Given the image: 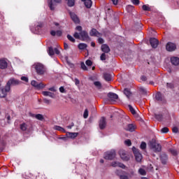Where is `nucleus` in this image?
Returning a JSON list of instances; mask_svg holds the SVG:
<instances>
[{"instance_id": "f257e3e1", "label": "nucleus", "mask_w": 179, "mask_h": 179, "mask_svg": "<svg viewBox=\"0 0 179 179\" xmlns=\"http://www.w3.org/2000/svg\"><path fill=\"white\" fill-rule=\"evenodd\" d=\"M76 30H78V31H80V33L76 32L73 34V37H75V38L80 39L83 41H89V40H90V37H89L87 32L85 31H82L81 26L76 27Z\"/></svg>"}, {"instance_id": "f03ea898", "label": "nucleus", "mask_w": 179, "mask_h": 179, "mask_svg": "<svg viewBox=\"0 0 179 179\" xmlns=\"http://www.w3.org/2000/svg\"><path fill=\"white\" fill-rule=\"evenodd\" d=\"M32 68H34L37 75L43 76L47 73V68L41 63H35Z\"/></svg>"}, {"instance_id": "7ed1b4c3", "label": "nucleus", "mask_w": 179, "mask_h": 179, "mask_svg": "<svg viewBox=\"0 0 179 179\" xmlns=\"http://www.w3.org/2000/svg\"><path fill=\"white\" fill-rule=\"evenodd\" d=\"M150 146L155 153H157V152H162V145L154 141L150 143Z\"/></svg>"}, {"instance_id": "20e7f679", "label": "nucleus", "mask_w": 179, "mask_h": 179, "mask_svg": "<svg viewBox=\"0 0 179 179\" xmlns=\"http://www.w3.org/2000/svg\"><path fill=\"white\" fill-rule=\"evenodd\" d=\"M116 155L115 150H111L105 153L104 159L106 160H113V159L115 158Z\"/></svg>"}, {"instance_id": "39448f33", "label": "nucleus", "mask_w": 179, "mask_h": 179, "mask_svg": "<svg viewBox=\"0 0 179 179\" xmlns=\"http://www.w3.org/2000/svg\"><path fill=\"white\" fill-rule=\"evenodd\" d=\"M132 150L134 153V156H135V159H136V162H138V163L142 162V159H143L142 154H141V152H139V150L136 149V148H135V147H133Z\"/></svg>"}, {"instance_id": "423d86ee", "label": "nucleus", "mask_w": 179, "mask_h": 179, "mask_svg": "<svg viewBox=\"0 0 179 179\" xmlns=\"http://www.w3.org/2000/svg\"><path fill=\"white\" fill-rule=\"evenodd\" d=\"M9 92H10V88L9 87V86L6 85L5 88H2L1 90H0V97L1 99L6 97Z\"/></svg>"}, {"instance_id": "0eeeda50", "label": "nucleus", "mask_w": 179, "mask_h": 179, "mask_svg": "<svg viewBox=\"0 0 179 179\" xmlns=\"http://www.w3.org/2000/svg\"><path fill=\"white\" fill-rule=\"evenodd\" d=\"M22 82L20 80H16L15 78H10L6 86H8L10 89V86H17V85H20Z\"/></svg>"}, {"instance_id": "6e6552de", "label": "nucleus", "mask_w": 179, "mask_h": 179, "mask_svg": "<svg viewBox=\"0 0 179 179\" xmlns=\"http://www.w3.org/2000/svg\"><path fill=\"white\" fill-rule=\"evenodd\" d=\"M119 155L122 159L124 160V162H128L129 160V156L127 155V152L124 150H120L119 151Z\"/></svg>"}, {"instance_id": "1a4fd4ad", "label": "nucleus", "mask_w": 179, "mask_h": 179, "mask_svg": "<svg viewBox=\"0 0 179 179\" xmlns=\"http://www.w3.org/2000/svg\"><path fill=\"white\" fill-rule=\"evenodd\" d=\"M31 86H34V87H36V89H44L45 87V85H44L43 83H38L36 80H32L31 82Z\"/></svg>"}, {"instance_id": "9d476101", "label": "nucleus", "mask_w": 179, "mask_h": 179, "mask_svg": "<svg viewBox=\"0 0 179 179\" xmlns=\"http://www.w3.org/2000/svg\"><path fill=\"white\" fill-rule=\"evenodd\" d=\"M48 52L50 57H52L54 54H57V55H59V50L57 48L54 49L52 48V47H50L48 48Z\"/></svg>"}, {"instance_id": "9b49d317", "label": "nucleus", "mask_w": 179, "mask_h": 179, "mask_svg": "<svg viewBox=\"0 0 179 179\" xmlns=\"http://www.w3.org/2000/svg\"><path fill=\"white\" fill-rule=\"evenodd\" d=\"M166 48L167 51L171 52V51L176 50V44H174L171 42H169L166 44Z\"/></svg>"}, {"instance_id": "f8f14e48", "label": "nucleus", "mask_w": 179, "mask_h": 179, "mask_svg": "<svg viewBox=\"0 0 179 179\" xmlns=\"http://www.w3.org/2000/svg\"><path fill=\"white\" fill-rule=\"evenodd\" d=\"M150 43L152 48H157V45H159V41L157 38H151L150 39Z\"/></svg>"}, {"instance_id": "ddd939ff", "label": "nucleus", "mask_w": 179, "mask_h": 179, "mask_svg": "<svg viewBox=\"0 0 179 179\" xmlns=\"http://www.w3.org/2000/svg\"><path fill=\"white\" fill-rule=\"evenodd\" d=\"M8 68V62L6 59H0V69H6Z\"/></svg>"}, {"instance_id": "4468645a", "label": "nucleus", "mask_w": 179, "mask_h": 179, "mask_svg": "<svg viewBox=\"0 0 179 179\" xmlns=\"http://www.w3.org/2000/svg\"><path fill=\"white\" fill-rule=\"evenodd\" d=\"M107 126V122L106 121V117H101L99 120V128L100 129H104Z\"/></svg>"}, {"instance_id": "2eb2a0df", "label": "nucleus", "mask_w": 179, "mask_h": 179, "mask_svg": "<svg viewBox=\"0 0 179 179\" xmlns=\"http://www.w3.org/2000/svg\"><path fill=\"white\" fill-rule=\"evenodd\" d=\"M66 136L67 138H70L71 139H75V138H76L78 135L79 133H76V132H66Z\"/></svg>"}, {"instance_id": "dca6fc26", "label": "nucleus", "mask_w": 179, "mask_h": 179, "mask_svg": "<svg viewBox=\"0 0 179 179\" xmlns=\"http://www.w3.org/2000/svg\"><path fill=\"white\" fill-rule=\"evenodd\" d=\"M112 167H120L121 169H126L127 166L124 164L118 162H113L111 163Z\"/></svg>"}, {"instance_id": "f3484780", "label": "nucleus", "mask_w": 179, "mask_h": 179, "mask_svg": "<svg viewBox=\"0 0 179 179\" xmlns=\"http://www.w3.org/2000/svg\"><path fill=\"white\" fill-rule=\"evenodd\" d=\"M90 35L92 36L100 37L101 36V34H100V32H99L97 29H92L90 32Z\"/></svg>"}, {"instance_id": "a211bd4d", "label": "nucleus", "mask_w": 179, "mask_h": 179, "mask_svg": "<svg viewBox=\"0 0 179 179\" xmlns=\"http://www.w3.org/2000/svg\"><path fill=\"white\" fill-rule=\"evenodd\" d=\"M101 51H103V52H105L106 54H108V52H110V47H108V45L107 44H103L101 47Z\"/></svg>"}, {"instance_id": "6ab92c4d", "label": "nucleus", "mask_w": 179, "mask_h": 179, "mask_svg": "<svg viewBox=\"0 0 179 179\" xmlns=\"http://www.w3.org/2000/svg\"><path fill=\"white\" fill-rule=\"evenodd\" d=\"M70 16L72 20L74 22V23H79L80 20L76 14L73 13H70Z\"/></svg>"}, {"instance_id": "aec40b11", "label": "nucleus", "mask_w": 179, "mask_h": 179, "mask_svg": "<svg viewBox=\"0 0 179 179\" xmlns=\"http://www.w3.org/2000/svg\"><path fill=\"white\" fill-rule=\"evenodd\" d=\"M82 2H84V5L87 9H90L92 8V0H81Z\"/></svg>"}, {"instance_id": "412c9836", "label": "nucleus", "mask_w": 179, "mask_h": 179, "mask_svg": "<svg viewBox=\"0 0 179 179\" xmlns=\"http://www.w3.org/2000/svg\"><path fill=\"white\" fill-rule=\"evenodd\" d=\"M123 93L127 99H130L132 96V92H131V90L128 88L124 89Z\"/></svg>"}, {"instance_id": "4be33fe9", "label": "nucleus", "mask_w": 179, "mask_h": 179, "mask_svg": "<svg viewBox=\"0 0 179 179\" xmlns=\"http://www.w3.org/2000/svg\"><path fill=\"white\" fill-rule=\"evenodd\" d=\"M20 128L21 130H22L23 131H30V129H29V124H27V123H22L20 125Z\"/></svg>"}, {"instance_id": "5701e85b", "label": "nucleus", "mask_w": 179, "mask_h": 179, "mask_svg": "<svg viewBox=\"0 0 179 179\" xmlns=\"http://www.w3.org/2000/svg\"><path fill=\"white\" fill-rule=\"evenodd\" d=\"M108 97H109L110 100H117V99H118V95L113 92H109L108 94Z\"/></svg>"}, {"instance_id": "b1692460", "label": "nucleus", "mask_w": 179, "mask_h": 179, "mask_svg": "<svg viewBox=\"0 0 179 179\" xmlns=\"http://www.w3.org/2000/svg\"><path fill=\"white\" fill-rule=\"evenodd\" d=\"M171 62L172 65H175L176 66H177L178 65H179V58L178 57H172L171 59Z\"/></svg>"}, {"instance_id": "393cba45", "label": "nucleus", "mask_w": 179, "mask_h": 179, "mask_svg": "<svg viewBox=\"0 0 179 179\" xmlns=\"http://www.w3.org/2000/svg\"><path fill=\"white\" fill-rule=\"evenodd\" d=\"M160 159L162 164H166V163H167V155L164 153L162 154L160 157Z\"/></svg>"}, {"instance_id": "a878e982", "label": "nucleus", "mask_w": 179, "mask_h": 179, "mask_svg": "<svg viewBox=\"0 0 179 179\" xmlns=\"http://www.w3.org/2000/svg\"><path fill=\"white\" fill-rule=\"evenodd\" d=\"M135 125L132 124H129L127 126V127L125 128L126 131H129V132H134V131H135Z\"/></svg>"}, {"instance_id": "bb28decb", "label": "nucleus", "mask_w": 179, "mask_h": 179, "mask_svg": "<svg viewBox=\"0 0 179 179\" xmlns=\"http://www.w3.org/2000/svg\"><path fill=\"white\" fill-rule=\"evenodd\" d=\"M53 129H55V131H59V132H63V134H66V130H65L64 127H61V126H54Z\"/></svg>"}, {"instance_id": "cd10ccee", "label": "nucleus", "mask_w": 179, "mask_h": 179, "mask_svg": "<svg viewBox=\"0 0 179 179\" xmlns=\"http://www.w3.org/2000/svg\"><path fill=\"white\" fill-rule=\"evenodd\" d=\"M42 94L45 96L51 97L52 99H54V94H52L50 92L48 91H43L42 92Z\"/></svg>"}, {"instance_id": "c85d7f7f", "label": "nucleus", "mask_w": 179, "mask_h": 179, "mask_svg": "<svg viewBox=\"0 0 179 179\" xmlns=\"http://www.w3.org/2000/svg\"><path fill=\"white\" fill-rule=\"evenodd\" d=\"M155 99L157 100V101H163V96H162V94L160 92H157L155 95Z\"/></svg>"}, {"instance_id": "c756f323", "label": "nucleus", "mask_w": 179, "mask_h": 179, "mask_svg": "<svg viewBox=\"0 0 179 179\" xmlns=\"http://www.w3.org/2000/svg\"><path fill=\"white\" fill-rule=\"evenodd\" d=\"M79 50H86L87 48V45L85 43H80L78 44Z\"/></svg>"}, {"instance_id": "7c9ffc66", "label": "nucleus", "mask_w": 179, "mask_h": 179, "mask_svg": "<svg viewBox=\"0 0 179 179\" xmlns=\"http://www.w3.org/2000/svg\"><path fill=\"white\" fill-rule=\"evenodd\" d=\"M128 108L129 109V111L131 113V114H133V115H136V110H135V109L134 108V107H132V106L129 105Z\"/></svg>"}, {"instance_id": "2f4dec72", "label": "nucleus", "mask_w": 179, "mask_h": 179, "mask_svg": "<svg viewBox=\"0 0 179 179\" xmlns=\"http://www.w3.org/2000/svg\"><path fill=\"white\" fill-rule=\"evenodd\" d=\"M103 76L105 80H106L107 82H110V80H111V75H110L109 73H105Z\"/></svg>"}, {"instance_id": "473e14b6", "label": "nucleus", "mask_w": 179, "mask_h": 179, "mask_svg": "<svg viewBox=\"0 0 179 179\" xmlns=\"http://www.w3.org/2000/svg\"><path fill=\"white\" fill-rule=\"evenodd\" d=\"M35 117L39 121H44V116L41 114H36Z\"/></svg>"}, {"instance_id": "72a5a7b5", "label": "nucleus", "mask_w": 179, "mask_h": 179, "mask_svg": "<svg viewBox=\"0 0 179 179\" xmlns=\"http://www.w3.org/2000/svg\"><path fill=\"white\" fill-rule=\"evenodd\" d=\"M68 6L72 7L75 6V0H66Z\"/></svg>"}, {"instance_id": "f704fd0d", "label": "nucleus", "mask_w": 179, "mask_h": 179, "mask_svg": "<svg viewBox=\"0 0 179 179\" xmlns=\"http://www.w3.org/2000/svg\"><path fill=\"white\" fill-rule=\"evenodd\" d=\"M94 86H96V87H97L98 89H101V83L99 82V81H95L94 83Z\"/></svg>"}, {"instance_id": "c9c22d12", "label": "nucleus", "mask_w": 179, "mask_h": 179, "mask_svg": "<svg viewBox=\"0 0 179 179\" xmlns=\"http://www.w3.org/2000/svg\"><path fill=\"white\" fill-rule=\"evenodd\" d=\"M138 173L139 174H141V176H146V171H145V169H140L138 170Z\"/></svg>"}, {"instance_id": "e433bc0d", "label": "nucleus", "mask_w": 179, "mask_h": 179, "mask_svg": "<svg viewBox=\"0 0 179 179\" xmlns=\"http://www.w3.org/2000/svg\"><path fill=\"white\" fill-rule=\"evenodd\" d=\"M107 58V55H106V53H102L100 57L101 61H106Z\"/></svg>"}, {"instance_id": "4c0bfd02", "label": "nucleus", "mask_w": 179, "mask_h": 179, "mask_svg": "<svg viewBox=\"0 0 179 179\" xmlns=\"http://www.w3.org/2000/svg\"><path fill=\"white\" fill-rule=\"evenodd\" d=\"M142 8L143 10H147L148 12L150 11V7H149L148 5H143Z\"/></svg>"}, {"instance_id": "58836bf2", "label": "nucleus", "mask_w": 179, "mask_h": 179, "mask_svg": "<svg viewBox=\"0 0 179 179\" xmlns=\"http://www.w3.org/2000/svg\"><path fill=\"white\" fill-rule=\"evenodd\" d=\"M84 118H87L89 117V110L87 109H85L83 114Z\"/></svg>"}, {"instance_id": "ea45409f", "label": "nucleus", "mask_w": 179, "mask_h": 179, "mask_svg": "<svg viewBox=\"0 0 179 179\" xmlns=\"http://www.w3.org/2000/svg\"><path fill=\"white\" fill-rule=\"evenodd\" d=\"M140 148L142 150H145V149H146V143L145 142H142Z\"/></svg>"}, {"instance_id": "a19ab883", "label": "nucleus", "mask_w": 179, "mask_h": 179, "mask_svg": "<svg viewBox=\"0 0 179 179\" xmlns=\"http://www.w3.org/2000/svg\"><path fill=\"white\" fill-rule=\"evenodd\" d=\"M162 134H167L169 132V128L167 127H164L161 129Z\"/></svg>"}, {"instance_id": "79ce46f5", "label": "nucleus", "mask_w": 179, "mask_h": 179, "mask_svg": "<svg viewBox=\"0 0 179 179\" xmlns=\"http://www.w3.org/2000/svg\"><path fill=\"white\" fill-rule=\"evenodd\" d=\"M67 38L69 40V41H71V43H75V39L73 38L71 35H67Z\"/></svg>"}, {"instance_id": "37998d69", "label": "nucleus", "mask_w": 179, "mask_h": 179, "mask_svg": "<svg viewBox=\"0 0 179 179\" xmlns=\"http://www.w3.org/2000/svg\"><path fill=\"white\" fill-rule=\"evenodd\" d=\"M139 90L141 93H142V94H146V89L143 87H140Z\"/></svg>"}, {"instance_id": "c03bdc74", "label": "nucleus", "mask_w": 179, "mask_h": 179, "mask_svg": "<svg viewBox=\"0 0 179 179\" xmlns=\"http://www.w3.org/2000/svg\"><path fill=\"white\" fill-rule=\"evenodd\" d=\"M125 145L127 146H131L132 145V143L131 142V140L128 139L124 141Z\"/></svg>"}, {"instance_id": "a18cd8bd", "label": "nucleus", "mask_w": 179, "mask_h": 179, "mask_svg": "<svg viewBox=\"0 0 179 179\" xmlns=\"http://www.w3.org/2000/svg\"><path fill=\"white\" fill-rule=\"evenodd\" d=\"M86 65H87V66H92V65L93 64V62H92V60H87L85 62Z\"/></svg>"}, {"instance_id": "49530a36", "label": "nucleus", "mask_w": 179, "mask_h": 179, "mask_svg": "<svg viewBox=\"0 0 179 179\" xmlns=\"http://www.w3.org/2000/svg\"><path fill=\"white\" fill-rule=\"evenodd\" d=\"M170 152L173 156H177V150L174 149H171Z\"/></svg>"}, {"instance_id": "de8ad7c7", "label": "nucleus", "mask_w": 179, "mask_h": 179, "mask_svg": "<svg viewBox=\"0 0 179 179\" xmlns=\"http://www.w3.org/2000/svg\"><path fill=\"white\" fill-rule=\"evenodd\" d=\"M81 68L83 69V71H87V67L86 66V64L85 63H81Z\"/></svg>"}, {"instance_id": "09e8293b", "label": "nucleus", "mask_w": 179, "mask_h": 179, "mask_svg": "<svg viewBox=\"0 0 179 179\" xmlns=\"http://www.w3.org/2000/svg\"><path fill=\"white\" fill-rule=\"evenodd\" d=\"M43 102L45 103V104H51V100L50 99H43Z\"/></svg>"}, {"instance_id": "8fccbe9b", "label": "nucleus", "mask_w": 179, "mask_h": 179, "mask_svg": "<svg viewBox=\"0 0 179 179\" xmlns=\"http://www.w3.org/2000/svg\"><path fill=\"white\" fill-rule=\"evenodd\" d=\"M21 80H23V82H26L27 83V82H29V78L26 76H22L21 77Z\"/></svg>"}, {"instance_id": "3c124183", "label": "nucleus", "mask_w": 179, "mask_h": 179, "mask_svg": "<svg viewBox=\"0 0 179 179\" xmlns=\"http://www.w3.org/2000/svg\"><path fill=\"white\" fill-rule=\"evenodd\" d=\"M155 118L158 120V121H162V115H155Z\"/></svg>"}, {"instance_id": "603ef678", "label": "nucleus", "mask_w": 179, "mask_h": 179, "mask_svg": "<svg viewBox=\"0 0 179 179\" xmlns=\"http://www.w3.org/2000/svg\"><path fill=\"white\" fill-rule=\"evenodd\" d=\"M56 36H58V37H61L62 36V31L58 30L56 31Z\"/></svg>"}, {"instance_id": "864d4df0", "label": "nucleus", "mask_w": 179, "mask_h": 179, "mask_svg": "<svg viewBox=\"0 0 179 179\" xmlns=\"http://www.w3.org/2000/svg\"><path fill=\"white\" fill-rule=\"evenodd\" d=\"M131 2L134 5H139V0H131Z\"/></svg>"}, {"instance_id": "5fc2aeb1", "label": "nucleus", "mask_w": 179, "mask_h": 179, "mask_svg": "<svg viewBox=\"0 0 179 179\" xmlns=\"http://www.w3.org/2000/svg\"><path fill=\"white\" fill-rule=\"evenodd\" d=\"M134 27L136 29H141V27H142V24H141L140 22H138V24L136 26H134Z\"/></svg>"}, {"instance_id": "6e6d98bb", "label": "nucleus", "mask_w": 179, "mask_h": 179, "mask_svg": "<svg viewBox=\"0 0 179 179\" xmlns=\"http://www.w3.org/2000/svg\"><path fill=\"white\" fill-rule=\"evenodd\" d=\"M166 86L167 87H170V89H173V87H174V85H173V83H167Z\"/></svg>"}, {"instance_id": "4d7b16f0", "label": "nucleus", "mask_w": 179, "mask_h": 179, "mask_svg": "<svg viewBox=\"0 0 179 179\" xmlns=\"http://www.w3.org/2000/svg\"><path fill=\"white\" fill-rule=\"evenodd\" d=\"M120 179H129V178L127 176L122 175L120 176Z\"/></svg>"}, {"instance_id": "13d9d810", "label": "nucleus", "mask_w": 179, "mask_h": 179, "mask_svg": "<svg viewBox=\"0 0 179 179\" xmlns=\"http://www.w3.org/2000/svg\"><path fill=\"white\" fill-rule=\"evenodd\" d=\"M172 131H173V132L174 134H177V133L178 132V128H177V127H173V128L172 129Z\"/></svg>"}, {"instance_id": "bf43d9fd", "label": "nucleus", "mask_w": 179, "mask_h": 179, "mask_svg": "<svg viewBox=\"0 0 179 179\" xmlns=\"http://www.w3.org/2000/svg\"><path fill=\"white\" fill-rule=\"evenodd\" d=\"M98 42H99V44H103L104 43V39L101 38H99L98 39Z\"/></svg>"}, {"instance_id": "052dcab7", "label": "nucleus", "mask_w": 179, "mask_h": 179, "mask_svg": "<svg viewBox=\"0 0 179 179\" xmlns=\"http://www.w3.org/2000/svg\"><path fill=\"white\" fill-rule=\"evenodd\" d=\"M59 92L61 93H65V88H64V87H59Z\"/></svg>"}, {"instance_id": "680f3d73", "label": "nucleus", "mask_w": 179, "mask_h": 179, "mask_svg": "<svg viewBox=\"0 0 179 179\" xmlns=\"http://www.w3.org/2000/svg\"><path fill=\"white\" fill-rule=\"evenodd\" d=\"M48 90H50V92H57V90H55V87L49 88Z\"/></svg>"}, {"instance_id": "e2e57ef3", "label": "nucleus", "mask_w": 179, "mask_h": 179, "mask_svg": "<svg viewBox=\"0 0 179 179\" xmlns=\"http://www.w3.org/2000/svg\"><path fill=\"white\" fill-rule=\"evenodd\" d=\"M36 27L38 29H41V27H43V23L41 22L38 23V24L36 25Z\"/></svg>"}, {"instance_id": "0e129e2a", "label": "nucleus", "mask_w": 179, "mask_h": 179, "mask_svg": "<svg viewBox=\"0 0 179 179\" xmlns=\"http://www.w3.org/2000/svg\"><path fill=\"white\" fill-rule=\"evenodd\" d=\"M51 36H57V31H50Z\"/></svg>"}, {"instance_id": "69168bd1", "label": "nucleus", "mask_w": 179, "mask_h": 179, "mask_svg": "<svg viewBox=\"0 0 179 179\" xmlns=\"http://www.w3.org/2000/svg\"><path fill=\"white\" fill-rule=\"evenodd\" d=\"M74 82L76 85H79L80 83V81H79L78 78H75Z\"/></svg>"}, {"instance_id": "338daca9", "label": "nucleus", "mask_w": 179, "mask_h": 179, "mask_svg": "<svg viewBox=\"0 0 179 179\" xmlns=\"http://www.w3.org/2000/svg\"><path fill=\"white\" fill-rule=\"evenodd\" d=\"M64 50H68V48H69L68 43H64Z\"/></svg>"}, {"instance_id": "774afa93", "label": "nucleus", "mask_w": 179, "mask_h": 179, "mask_svg": "<svg viewBox=\"0 0 179 179\" xmlns=\"http://www.w3.org/2000/svg\"><path fill=\"white\" fill-rule=\"evenodd\" d=\"M112 2L113 5H117V3H118V0H112Z\"/></svg>"}]
</instances>
